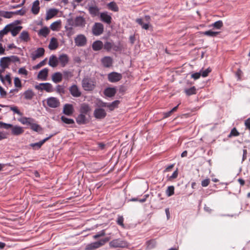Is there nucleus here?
Instances as JSON below:
<instances>
[{
	"label": "nucleus",
	"mask_w": 250,
	"mask_h": 250,
	"mask_svg": "<svg viewBox=\"0 0 250 250\" xmlns=\"http://www.w3.org/2000/svg\"><path fill=\"white\" fill-rule=\"evenodd\" d=\"M219 32H214L211 30H208L203 32V34L208 36L215 37L219 34Z\"/></svg>",
	"instance_id": "46"
},
{
	"label": "nucleus",
	"mask_w": 250,
	"mask_h": 250,
	"mask_svg": "<svg viewBox=\"0 0 250 250\" xmlns=\"http://www.w3.org/2000/svg\"><path fill=\"white\" fill-rule=\"evenodd\" d=\"M19 22V21H16L14 22L10 23L12 24V26H10V32L13 37L16 36L22 28L21 26H16V24Z\"/></svg>",
	"instance_id": "5"
},
{
	"label": "nucleus",
	"mask_w": 250,
	"mask_h": 250,
	"mask_svg": "<svg viewBox=\"0 0 250 250\" xmlns=\"http://www.w3.org/2000/svg\"><path fill=\"white\" fill-rule=\"evenodd\" d=\"M48 69L47 68H43L41 70L38 75V78L43 81H45L47 79L48 76Z\"/></svg>",
	"instance_id": "19"
},
{
	"label": "nucleus",
	"mask_w": 250,
	"mask_h": 250,
	"mask_svg": "<svg viewBox=\"0 0 250 250\" xmlns=\"http://www.w3.org/2000/svg\"><path fill=\"white\" fill-rule=\"evenodd\" d=\"M104 46L102 42L100 41H95V51L101 50Z\"/></svg>",
	"instance_id": "41"
},
{
	"label": "nucleus",
	"mask_w": 250,
	"mask_h": 250,
	"mask_svg": "<svg viewBox=\"0 0 250 250\" xmlns=\"http://www.w3.org/2000/svg\"><path fill=\"white\" fill-rule=\"evenodd\" d=\"M58 47V43L57 39L53 37L50 42L48 47L50 50H55Z\"/></svg>",
	"instance_id": "26"
},
{
	"label": "nucleus",
	"mask_w": 250,
	"mask_h": 250,
	"mask_svg": "<svg viewBox=\"0 0 250 250\" xmlns=\"http://www.w3.org/2000/svg\"><path fill=\"white\" fill-rule=\"evenodd\" d=\"M58 62V59L56 56L52 55L50 57L48 62L50 66L55 67L57 66Z\"/></svg>",
	"instance_id": "24"
},
{
	"label": "nucleus",
	"mask_w": 250,
	"mask_h": 250,
	"mask_svg": "<svg viewBox=\"0 0 250 250\" xmlns=\"http://www.w3.org/2000/svg\"><path fill=\"white\" fill-rule=\"evenodd\" d=\"M104 30V25L100 22L95 23V36L101 35Z\"/></svg>",
	"instance_id": "16"
},
{
	"label": "nucleus",
	"mask_w": 250,
	"mask_h": 250,
	"mask_svg": "<svg viewBox=\"0 0 250 250\" xmlns=\"http://www.w3.org/2000/svg\"><path fill=\"white\" fill-rule=\"evenodd\" d=\"M40 1L39 0H36L33 2L32 6L31 8V12L34 15H37L40 9Z\"/></svg>",
	"instance_id": "18"
},
{
	"label": "nucleus",
	"mask_w": 250,
	"mask_h": 250,
	"mask_svg": "<svg viewBox=\"0 0 250 250\" xmlns=\"http://www.w3.org/2000/svg\"><path fill=\"white\" fill-rule=\"evenodd\" d=\"M26 10L25 9H21L19 10H17L16 11H13V14L14 15H19L21 16H23L26 13Z\"/></svg>",
	"instance_id": "55"
},
{
	"label": "nucleus",
	"mask_w": 250,
	"mask_h": 250,
	"mask_svg": "<svg viewBox=\"0 0 250 250\" xmlns=\"http://www.w3.org/2000/svg\"><path fill=\"white\" fill-rule=\"evenodd\" d=\"M30 128L32 130L36 132H40L42 130V127L40 125L35 123V122L32 123L30 126Z\"/></svg>",
	"instance_id": "37"
},
{
	"label": "nucleus",
	"mask_w": 250,
	"mask_h": 250,
	"mask_svg": "<svg viewBox=\"0 0 250 250\" xmlns=\"http://www.w3.org/2000/svg\"><path fill=\"white\" fill-rule=\"evenodd\" d=\"M84 19L81 17H77L75 19L70 18L67 19L65 28L67 30L71 31L73 27L83 26L84 25Z\"/></svg>",
	"instance_id": "1"
},
{
	"label": "nucleus",
	"mask_w": 250,
	"mask_h": 250,
	"mask_svg": "<svg viewBox=\"0 0 250 250\" xmlns=\"http://www.w3.org/2000/svg\"><path fill=\"white\" fill-rule=\"evenodd\" d=\"M106 116L105 111L102 108H97L95 110V118L97 119H104Z\"/></svg>",
	"instance_id": "12"
},
{
	"label": "nucleus",
	"mask_w": 250,
	"mask_h": 250,
	"mask_svg": "<svg viewBox=\"0 0 250 250\" xmlns=\"http://www.w3.org/2000/svg\"><path fill=\"white\" fill-rule=\"evenodd\" d=\"M63 74L64 77L67 79L70 78L73 76L72 72L70 71H64L63 72Z\"/></svg>",
	"instance_id": "54"
},
{
	"label": "nucleus",
	"mask_w": 250,
	"mask_h": 250,
	"mask_svg": "<svg viewBox=\"0 0 250 250\" xmlns=\"http://www.w3.org/2000/svg\"><path fill=\"white\" fill-rule=\"evenodd\" d=\"M239 135L240 133L237 131L235 127H234L231 130L230 133L228 135V137L231 138L232 137H236L238 136Z\"/></svg>",
	"instance_id": "44"
},
{
	"label": "nucleus",
	"mask_w": 250,
	"mask_h": 250,
	"mask_svg": "<svg viewBox=\"0 0 250 250\" xmlns=\"http://www.w3.org/2000/svg\"><path fill=\"white\" fill-rule=\"evenodd\" d=\"M120 101L118 100H116L111 103H108L107 107L108 108L110 111H113L115 108L118 107Z\"/></svg>",
	"instance_id": "34"
},
{
	"label": "nucleus",
	"mask_w": 250,
	"mask_h": 250,
	"mask_svg": "<svg viewBox=\"0 0 250 250\" xmlns=\"http://www.w3.org/2000/svg\"><path fill=\"white\" fill-rule=\"evenodd\" d=\"M112 47V45L111 43L109 42H106L104 44V45L103 47L104 49H105L107 51H109Z\"/></svg>",
	"instance_id": "59"
},
{
	"label": "nucleus",
	"mask_w": 250,
	"mask_h": 250,
	"mask_svg": "<svg viewBox=\"0 0 250 250\" xmlns=\"http://www.w3.org/2000/svg\"><path fill=\"white\" fill-rule=\"evenodd\" d=\"M13 16V11H0V16L6 19L11 18Z\"/></svg>",
	"instance_id": "32"
},
{
	"label": "nucleus",
	"mask_w": 250,
	"mask_h": 250,
	"mask_svg": "<svg viewBox=\"0 0 250 250\" xmlns=\"http://www.w3.org/2000/svg\"><path fill=\"white\" fill-rule=\"evenodd\" d=\"M93 82L89 78H84L82 81V86L85 90H91L93 88Z\"/></svg>",
	"instance_id": "9"
},
{
	"label": "nucleus",
	"mask_w": 250,
	"mask_h": 250,
	"mask_svg": "<svg viewBox=\"0 0 250 250\" xmlns=\"http://www.w3.org/2000/svg\"><path fill=\"white\" fill-rule=\"evenodd\" d=\"M7 57L9 58V62L10 63L11 62H18V63H20V62H21L20 58L17 56L13 55V56H11Z\"/></svg>",
	"instance_id": "47"
},
{
	"label": "nucleus",
	"mask_w": 250,
	"mask_h": 250,
	"mask_svg": "<svg viewBox=\"0 0 250 250\" xmlns=\"http://www.w3.org/2000/svg\"><path fill=\"white\" fill-rule=\"evenodd\" d=\"M56 90V92L61 95H62V94H64L65 93V90L64 89V87L63 85H57Z\"/></svg>",
	"instance_id": "42"
},
{
	"label": "nucleus",
	"mask_w": 250,
	"mask_h": 250,
	"mask_svg": "<svg viewBox=\"0 0 250 250\" xmlns=\"http://www.w3.org/2000/svg\"><path fill=\"white\" fill-rule=\"evenodd\" d=\"M61 23V21L60 20L55 21L50 25V27L53 31L57 30L59 28Z\"/></svg>",
	"instance_id": "36"
},
{
	"label": "nucleus",
	"mask_w": 250,
	"mask_h": 250,
	"mask_svg": "<svg viewBox=\"0 0 250 250\" xmlns=\"http://www.w3.org/2000/svg\"><path fill=\"white\" fill-rule=\"evenodd\" d=\"M104 93L106 96L108 97H112L115 95L116 93V90L114 87H108L104 89Z\"/></svg>",
	"instance_id": "20"
},
{
	"label": "nucleus",
	"mask_w": 250,
	"mask_h": 250,
	"mask_svg": "<svg viewBox=\"0 0 250 250\" xmlns=\"http://www.w3.org/2000/svg\"><path fill=\"white\" fill-rule=\"evenodd\" d=\"M18 72L19 74H22L24 75H27L28 71L23 67L20 68L19 69Z\"/></svg>",
	"instance_id": "60"
},
{
	"label": "nucleus",
	"mask_w": 250,
	"mask_h": 250,
	"mask_svg": "<svg viewBox=\"0 0 250 250\" xmlns=\"http://www.w3.org/2000/svg\"><path fill=\"white\" fill-rule=\"evenodd\" d=\"M147 248L148 249H152L155 247L156 245V241L155 239H151L147 241L146 242Z\"/></svg>",
	"instance_id": "38"
},
{
	"label": "nucleus",
	"mask_w": 250,
	"mask_h": 250,
	"mask_svg": "<svg viewBox=\"0 0 250 250\" xmlns=\"http://www.w3.org/2000/svg\"><path fill=\"white\" fill-rule=\"evenodd\" d=\"M110 246L112 248H128V244L125 241L120 239H114L109 243Z\"/></svg>",
	"instance_id": "2"
},
{
	"label": "nucleus",
	"mask_w": 250,
	"mask_h": 250,
	"mask_svg": "<svg viewBox=\"0 0 250 250\" xmlns=\"http://www.w3.org/2000/svg\"><path fill=\"white\" fill-rule=\"evenodd\" d=\"M42 144L41 141H40L39 142H38V143H32V144H31L30 145V146L32 147V148H33L34 149H39L42 146Z\"/></svg>",
	"instance_id": "51"
},
{
	"label": "nucleus",
	"mask_w": 250,
	"mask_h": 250,
	"mask_svg": "<svg viewBox=\"0 0 250 250\" xmlns=\"http://www.w3.org/2000/svg\"><path fill=\"white\" fill-rule=\"evenodd\" d=\"M10 110L13 111L15 113L18 114L20 116H22V113L18 109V108L15 106H10Z\"/></svg>",
	"instance_id": "53"
},
{
	"label": "nucleus",
	"mask_w": 250,
	"mask_h": 250,
	"mask_svg": "<svg viewBox=\"0 0 250 250\" xmlns=\"http://www.w3.org/2000/svg\"><path fill=\"white\" fill-rule=\"evenodd\" d=\"M61 119L62 122L66 124L70 125L74 124V121L73 119L67 118L64 116H62Z\"/></svg>",
	"instance_id": "45"
},
{
	"label": "nucleus",
	"mask_w": 250,
	"mask_h": 250,
	"mask_svg": "<svg viewBox=\"0 0 250 250\" xmlns=\"http://www.w3.org/2000/svg\"><path fill=\"white\" fill-rule=\"evenodd\" d=\"M35 88L37 90H45L47 92L53 91L52 85L48 83H41L39 85H36Z\"/></svg>",
	"instance_id": "3"
},
{
	"label": "nucleus",
	"mask_w": 250,
	"mask_h": 250,
	"mask_svg": "<svg viewBox=\"0 0 250 250\" xmlns=\"http://www.w3.org/2000/svg\"><path fill=\"white\" fill-rule=\"evenodd\" d=\"M211 71V69L209 67L207 69L203 70L201 73V75L203 77H206L208 76V74Z\"/></svg>",
	"instance_id": "58"
},
{
	"label": "nucleus",
	"mask_w": 250,
	"mask_h": 250,
	"mask_svg": "<svg viewBox=\"0 0 250 250\" xmlns=\"http://www.w3.org/2000/svg\"><path fill=\"white\" fill-rule=\"evenodd\" d=\"M12 26V24H8L5 27L0 31V41L2 39L3 37L10 32V26Z\"/></svg>",
	"instance_id": "25"
},
{
	"label": "nucleus",
	"mask_w": 250,
	"mask_h": 250,
	"mask_svg": "<svg viewBox=\"0 0 250 250\" xmlns=\"http://www.w3.org/2000/svg\"><path fill=\"white\" fill-rule=\"evenodd\" d=\"M166 192L168 197L173 195L174 194V187L173 186L168 187Z\"/></svg>",
	"instance_id": "43"
},
{
	"label": "nucleus",
	"mask_w": 250,
	"mask_h": 250,
	"mask_svg": "<svg viewBox=\"0 0 250 250\" xmlns=\"http://www.w3.org/2000/svg\"><path fill=\"white\" fill-rule=\"evenodd\" d=\"M62 80V74L60 72H56L52 76V80L56 83L61 82Z\"/></svg>",
	"instance_id": "22"
},
{
	"label": "nucleus",
	"mask_w": 250,
	"mask_h": 250,
	"mask_svg": "<svg viewBox=\"0 0 250 250\" xmlns=\"http://www.w3.org/2000/svg\"><path fill=\"white\" fill-rule=\"evenodd\" d=\"M122 79V75L117 72H113L108 74V80L111 83H116Z\"/></svg>",
	"instance_id": "6"
},
{
	"label": "nucleus",
	"mask_w": 250,
	"mask_h": 250,
	"mask_svg": "<svg viewBox=\"0 0 250 250\" xmlns=\"http://www.w3.org/2000/svg\"><path fill=\"white\" fill-rule=\"evenodd\" d=\"M107 6L109 10L112 11L118 12L119 11V7L114 1H112L108 3Z\"/></svg>",
	"instance_id": "31"
},
{
	"label": "nucleus",
	"mask_w": 250,
	"mask_h": 250,
	"mask_svg": "<svg viewBox=\"0 0 250 250\" xmlns=\"http://www.w3.org/2000/svg\"><path fill=\"white\" fill-rule=\"evenodd\" d=\"M85 115L81 113L76 118V122L78 124H84L85 123Z\"/></svg>",
	"instance_id": "35"
},
{
	"label": "nucleus",
	"mask_w": 250,
	"mask_h": 250,
	"mask_svg": "<svg viewBox=\"0 0 250 250\" xmlns=\"http://www.w3.org/2000/svg\"><path fill=\"white\" fill-rule=\"evenodd\" d=\"M24 132V129L22 127L15 125L13 126L11 129V133L16 136L20 135L22 134Z\"/></svg>",
	"instance_id": "17"
},
{
	"label": "nucleus",
	"mask_w": 250,
	"mask_h": 250,
	"mask_svg": "<svg viewBox=\"0 0 250 250\" xmlns=\"http://www.w3.org/2000/svg\"><path fill=\"white\" fill-rule=\"evenodd\" d=\"M201 75V73H195L191 75V78H193L194 80H197L200 78Z\"/></svg>",
	"instance_id": "63"
},
{
	"label": "nucleus",
	"mask_w": 250,
	"mask_h": 250,
	"mask_svg": "<svg viewBox=\"0 0 250 250\" xmlns=\"http://www.w3.org/2000/svg\"><path fill=\"white\" fill-rule=\"evenodd\" d=\"M97 147L96 149V151L104 150L106 148V145L104 143H97Z\"/></svg>",
	"instance_id": "49"
},
{
	"label": "nucleus",
	"mask_w": 250,
	"mask_h": 250,
	"mask_svg": "<svg viewBox=\"0 0 250 250\" xmlns=\"http://www.w3.org/2000/svg\"><path fill=\"white\" fill-rule=\"evenodd\" d=\"M47 105L51 108H57L60 105L59 100L54 97H50L46 99Z\"/></svg>",
	"instance_id": "4"
},
{
	"label": "nucleus",
	"mask_w": 250,
	"mask_h": 250,
	"mask_svg": "<svg viewBox=\"0 0 250 250\" xmlns=\"http://www.w3.org/2000/svg\"><path fill=\"white\" fill-rule=\"evenodd\" d=\"M117 223L122 226L123 228L125 227L124 224V218L122 216H119L118 217L117 220Z\"/></svg>",
	"instance_id": "57"
},
{
	"label": "nucleus",
	"mask_w": 250,
	"mask_h": 250,
	"mask_svg": "<svg viewBox=\"0 0 250 250\" xmlns=\"http://www.w3.org/2000/svg\"><path fill=\"white\" fill-rule=\"evenodd\" d=\"M69 91L70 93L73 97H80L82 95V92L76 84H73L69 88Z\"/></svg>",
	"instance_id": "8"
},
{
	"label": "nucleus",
	"mask_w": 250,
	"mask_h": 250,
	"mask_svg": "<svg viewBox=\"0 0 250 250\" xmlns=\"http://www.w3.org/2000/svg\"><path fill=\"white\" fill-rule=\"evenodd\" d=\"M245 125L246 128L250 130V118L247 119L245 122Z\"/></svg>",
	"instance_id": "64"
},
{
	"label": "nucleus",
	"mask_w": 250,
	"mask_h": 250,
	"mask_svg": "<svg viewBox=\"0 0 250 250\" xmlns=\"http://www.w3.org/2000/svg\"><path fill=\"white\" fill-rule=\"evenodd\" d=\"M58 12V10L56 9H50L46 12L45 19L49 20L55 16Z\"/></svg>",
	"instance_id": "21"
},
{
	"label": "nucleus",
	"mask_w": 250,
	"mask_h": 250,
	"mask_svg": "<svg viewBox=\"0 0 250 250\" xmlns=\"http://www.w3.org/2000/svg\"><path fill=\"white\" fill-rule=\"evenodd\" d=\"M47 60V59L45 58V59H44L43 60L41 61L38 64H37L36 65L34 66L33 67V69H39L40 67H41L42 66L44 65L45 64V63H46V62Z\"/></svg>",
	"instance_id": "52"
},
{
	"label": "nucleus",
	"mask_w": 250,
	"mask_h": 250,
	"mask_svg": "<svg viewBox=\"0 0 250 250\" xmlns=\"http://www.w3.org/2000/svg\"><path fill=\"white\" fill-rule=\"evenodd\" d=\"M44 49L42 47L38 48L32 54V58L33 60H35L37 58H40L43 56L44 54Z\"/></svg>",
	"instance_id": "11"
},
{
	"label": "nucleus",
	"mask_w": 250,
	"mask_h": 250,
	"mask_svg": "<svg viewBox=\"0 0 250 250\" xmlns=\"http://www.w3.org/2000/svg\"><path fill=\"white\" fill-rule=\"evenodd\" d=\"M212 26L216 29H219L223 26V23L222 21H218L213 23Z\"/></svg>",
	"instance_id": "48"
},
{
	"label": "nucleus",
	"mask_w": 250,
	"mask_h": 250,
	"mask_svg": "<svg viewBox=\"0 0 250 250\" xmlns=\"http://www.w3.org/2000/svg\"><path fill=\"white\" fill-rule=\"evenodd\" d=\"M50 31L47 27H44L41 29L38 32V35L46 37L49 33Z\"/></svg>",
	"instance_id": "33"
},
{
	"label": "nucleus",
	"mask_w": 250,
	"mask_h": 250,
	"mask_svg": "<svg viewBox=\"0 0 250 250\" xmlns=\"http://www.w3.org/2000/svg\"><path fill=\"white\" fill-rule=\"evenodd\" d=\"M20 39L25 42H27L30 40L29 34L26 31H23L19 37Z\"/></svg>",
	"instance_id": "30"
},
{
	"label": "nucleus",
	"mask_w": 250,
	"mask_h": 250,
	"mask_svg": "<svg viewBox=\"0 0 250 250\" xmlns=\"http://www.w3.org/2000/svg\"><path fill=\"white\" fill-rule=\"evenodd\" d=\"M210 183V180L209 179H206L202 181L201 185L203 187H207Z\"/></svg>",
	"instance_id": "61"
},
{
	"label": "nucleus",
	"mask_w": 250,
	"mask_h": 250,
	"mask_svg": "<svg viewBox=\"0 0 250 250\" xmlns=\"http://www.w3.org/2000/svg\"><path fill=\"white\" fill-rule=\"evenodd\" d=\"M5 82H6L10 85L12 84V80L10 77V74L9 73L6 75V76L4 77V83H2L3 84H5Z\"/></svg>",
	"instance_id": "50"
},
{
	"label": "nucleus",
	"mask_w": 250,
	"mask_h": 250,
	"mask_svg": "<svg viewBox=\"0 0 250 250\" xmlns=\"http://www.w3.org/2000/svg\"><path fill=\"white\" fill-rule=\"evenodd\" d=\"M74 111L73 105L71 104H66L64 105L63 113L67 115H71Z\"/></svg>",
	"instance_id": "14"
},
{
	"label": "nucleus",
	"mask_w": 250,
	"mask_h": 250,
	"mask_svg": "<svg viewBox=\"0 0 250 250\" xmlns=\"http://www.w3.org/2000/svg\"><path fill=\"white\" fill-rule=\"evenodd\" d=\"M109 240V237L102 238L99 241H95V249L99 248L104 245Z\"/></svg>",
	"instance_id": "27"
},
{
	"label": "nucleus",
	"mask_w": 250,
	"mask_h": 250,
	"mask_svg": "<svg viewBox=\"0 0 250 250\" xmlns=\"http://www.w3.org/2000/svg\"><path fill=\"white\" fill-rule=\"evenodd\" d=\"M24 99L26 100H31L35 95L34 93L31 89H28L23 93Z\"/></svg>",
	"instance_id": "29"
},
{
	"label": "nucleus",
	"mask_w": 250,
	"mask_h": 250,
	"mask_svg": "<svg viewBox=\"0 0 250 250\" xmlns=\"http://www.w3.org/2000/svg\"><path fill=\"white\" fill-rule=\"evenodd\" d=\"M75 43L77 46H83L86 43L85 37L83 35H79L75 39Z\"/></svg>",
	"instance_id": "10"
},
{
	"label": "nucleus",
	"mask_w": 250,
	"mask_h": 250,
	"mask_svg": "<svg viewBox=\"0 0 250 250\" xmlns=\"http://www.w3.org/2000/svg\"><path fill=\"white\" fill-rule=\"evenodd\" d=\"M185 92L188 96L195 94L196 93V89L195 86H192L189 88L186 89Z\"/></svg>",
	"instance_id": "39"
},
{
	"label": "nucleus",
	"mask_w": 250,
	"mask_h": 250,
	"mask_svg": "<svg viewBox=\"0 0 250 250\" xmlns=\"http://www.w3.org/2000/svg\"><path fill=\"white\" fill-rule=\"evenodd\" d=\"M246 146L244 147V149L243 150V157H242V161H244L245 160H246L247 158V150L246 149Z\"/></svg>",
	"instance_id": "62"
},
{
	"label": "nucleus",
	"mask_w": 250,
	"mask_h": 250,
	"mask_svg": "<svg viewBox=\"0 0 250 250\" xmlns=\"http://www.w3.org/2000/svg\"><path fill=\"white\" fill-rule=\"evenodd\" d=\"M10 64L9 58L7 57H4L0 59V66L3 69V70H5L6 68H8Z\"/></svg>",
	"instance_id": "15"
},
{
	"label": "nucleus",
	"mask_w": 250,
	"mask_h": 250,
	"mask_svg": "<svg viewBox=\"0 0 250 250\" xmlns=\"http://www.w3.org/2000/svg\"><path fill=\"white\" fill-rule=\"evenodd\" d=\"M90 110V108L87 104H83L80 108V112L83 114H86Z\"/></svg>",
	"instance_id": "40"
},
{
	"label": "nucleus",
	"mask_w": 250,
	"mask_h": 250,
	"mask_svg": "<svg viewBox=\"0 0 250 250\" xmlns=\"http://www.w3.org/2000/svg\"><path fill=\"white\" fill-rule=\"evenodd\" d=\"M68 57L66 54L61 55L58 58L59 62H60L62 66V67L66 65L68 62Z\"/></svg>",
	"instance_id": "23"
},
{
	"label": "nucleus",
	"mask_w": 250,
	"mask_h": 250,
	"mask_svg": "<svg viewBox=\"0 0 250 250\" xmlns=\"http://www.w3.org/2000/svg\"><path fill=\"white\" fill-rule=\"evenodd\" d=\"M14 84L16 87H21V81L18 77H16L14 79Z\"/></svg>",
	"instance_id": "56"
},
{
	"label": "nucleus",
	"mask_w": 250,
	"mask_h": 250,
	"mask_svg": "<svg viewBox=\"0 0 250 250\" xmlns=\"http://www.w3.org/2000/svg\"><path fill=\"white\" fill-rule=\"evenodd\" d=\"M100 20L107 24H110L112 22V17L107 12L100 13L98 15Z\"/></svg>",
	"instance_id": "7"
},
{
	"label": "nucleus",
	"mask_w": 250,
	"mask_h": 250,
	"mask_svg": "<svg viewBox=\"0 0 250 250\" xmlns=\"http://www.w3.org/2000/svg\"><path fill=\"white\" fill-rule=\"evenodd\" d=\"M102 62L105 67H109L112 64V60L110 57H104L102 59Z\"/></svg>",
	"instance_id": "28"
},
{
	"label": "nucleus",
	"mask_w": 250,
	"mask_h": 250,
	"mask_svg": "<svg viewBox=\"0 0 250 250\" xmlns=\"http://www.w3.org/2000/svg\"><path fill=\"white\" fill-rule=\"evenodd\" d=\"M18 121L22 125L31 126L33 122H35V119L30 117H22L18 119Z\"/></svg>",
	"instance_id": "13"
}]
</instances>
